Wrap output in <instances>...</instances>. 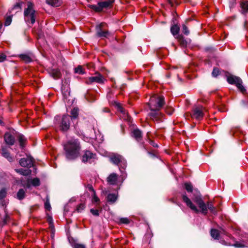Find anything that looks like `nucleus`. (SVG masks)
I'll use <instances>...</instances> for the list:
<instances>
[{
	"mask_svg": "<svg viewBox=\"0 0 248 248\" xmlns=\"http://www.w3.org/2000/svg\"><path fill=\"white\" fill-rule=\"evenodd\" d=\"M91 212L94 216H97L99 215L98 210H97V209H91Z\"/></svg>",
	"mask_w": 248,
	"mask_h": 248,
	"instance_id": "obj_49",
	"label": "nucleus"
},
{
	"mask_svg": "<svg viewBox=\"0 0 248 248\" xmlns=\"http://www.w3.org/2000/svg\"><path fill=\"white\" fill-rule=\"evenodd\" d=\"M151 142H152V144L153 145V146L154 147H157V145L156 144H155V143H154L153 142V141H152Z\"/></svg>",
	"mask_w": 248,
	"mask_h": 248,
	"instance_id": "obj_56",
	"label": "nucleus"
},
{
	"mask_svg": "<svg viewBox=\"0 0 248 248\" xmlns=\"http://www.w3.org/2000/svg\"><path fill=\"white\" fill-rule=\"evenodd\" d=\"M94 76L86 78L85 83L87 84H91L93 83L103 84L106 80L105 78L99 73L96 72Z\"/></svg>",
	"mask_w": 248,
	"mask_h": 248,
	"instance_id": "obj_7",
	"label": "nucleus"
},
{
	"mask_svg": "<svg viewBox=\"0 0 248 248\" xmlns=\"http://www.w3.org/2000/svg\"><path fill=\"white\" fill-rule=\"evenodd\" d=\"M103 141V137L100 135L99 136L98 142H102Z\"/></svg>",
	"mask_w": 248,
	"mask_h": 248,
	"instance_id": "obj_54",
	"label": "nucleus"
},
{
	"mask_svg": "<svg viewBox=\"0 0 248 248\" xmlns=\"http://www.w3.org/2000/svg\"><path fill=\"white\" fill-rule=\"evenodd\" d=\"M118 175L116 173H111L107 178V182L110 185H115L118 180Z\"/></svg>",
	"mask_w": 248,
	"mask_h": 248,
	"instance_id": "obj_17",
	"label": "nucleus"
},
{
	"mask_svg": "<svg viewBox=\"0 0 248 248\" xmlns=\"http://www.w3.org/2000/svg\"><path fill=\"white\" fill-rule=\"evenodd\" d=\"M179 27L177 25H173L170 28V31L173 35H177L179 31Z\"/></svg>",
	"mask_w": 248,
	"mask_h": 248,
	"instance_id": "obj_31",
	"label": "nucleus"
},
{
	"mask_svg": "<svg viewBox=\"0 0 248 248\" xmlns=\"http://www.w3.org/2000/svg\"><path fill=\"white\" fill-rule=\"evenodd\" d=\"M21 9L20 8V4L19 3H16V5H14L13 10L16 9V10H20Z\"/></svg>",
	"mask_w": 248,
	"mask_h": 248,
	"instance_id": "obj_52",
	"label": "nucleus"
},
{
	"mask_svg": "<svg viewBox=\"0 0 248 248\" xmlns=\"http://www.w3.org/2000/svg\"><path fill=\"white\" fill-rule=\"evenodd\" d=\"M173 112V110L172 108H170V110H168L167 109L166 110V112L168 113L169 115H170L172 114Z\"/></svg>",
	"mask_w": 248,
	"mask_h": 248,
	"instance_id": "obj_53",
	"label": "nucleus"
},
{
	"mask_svg": "<svg viewBox=\"0 0 248 248\" xmlns=\"http://www.w3.org/2000/svg\"><path fill=\"white\" fill-rule=\"evenodd\" d=\"M7 191L5 188H2L0 190V200H3L6 196Z\"/></svg>",
	"mask_w": 248,
	"mask_h": 248,
	"instance_id": "obj_36",
	"label": "nucleus"
},
{
	"mask_svg": "<svg viewBox=\"0 0 248 248\" xmlns=\"http://www.w3.org/2000/svg\"><path fill=\"white\" fill-rule=\"evenodd\" d=\"M132 136L136 140L139 141L142 138L141 132L138 129H135L133 130L132 132Z\"/></svg>",
	"mask_w": 248,
	"mask_h": 248,
	"instance_id": "obj_19",
	"label": "nucleus"
},
{
	"mask_svg": "<svg viewBox=\"0 0 248 248\" xmlns=\"http://www.w3.org/2000/svg\"><path fill=\"white\" fill-rule=\"evenodd\" d=\"M85 207L84 204L81 203L77 207V211L78 212H81Z\"/></svg>",
	"mask_w": 248,
	"mask_h": 248,
	"instance_id": "obj_40",
	"label": "nucleus"
},
{
	"mask_svg": "<svg viewBox=\"0 0 248 248\" xmlns=\"http://www.w3.org/2000/svg\"><path fill=\"white\" fill-rule=\"evenodd\" d=\"M47 219L50 224H51L52 223L53 219L51 217H48Z\"/></svg>",
	"mask_w": 248,
	"mask_h": 248,
	"instance_id": "obj_55",
	"label": "nucleus"
},
{
	"mask_svg": "<svg viewBox=\"0 0 248 248\" xmlns=\"http://www.w3.org/2000/svg\"><path fill=\"white\" fill-rule=\"evenodd\" d=\"M78 111L79 110L78 108H74L71 111V118L73 119L77 118L78 115Z\"/></svg>",
	"mask_w": 248,
	"mask_h": 248,
	"instance_id": "obj_27",
	"label": "nucleus"
},
{
	"mask_svg": "<svg viewBox=\"0 0 248 248\" xmlns=\"http://www.w3.org/2000/svg\"><path fill=\"white\" fill-rule=\"evenodd\" d=\"M120 222L121 223L127 224L129 223V220L127 217H122L120 219Z\"/></svg>",
	"mask_w": 248,
	"mask_h": 248,
	"instance_id": "obj_41",
	"label": "nucleus"
},
{
	"mask_svg": "<svg viewBox=\"0 0 248 248\" xmlns=\"http://www.w3.org/2000/svg\"><path fill=\"white\" fill-rule=\"evenodd\" d=\"M1 155L2 156L6 158L9 162L13 161V157L11 156L8 149L6 147H2L1 149Z\"/></svg>",
	"mask_w": 248,
	"mask_h": 248,
	"instance_id": "obj_18",
	"label": "nucleus"
},
{
	"mask_svg": "<svg viewBox=\"0 0 248 248\" xmlns=\"http://www.w3.org/2000/svg\"><path fill=\"white\" fill-rule=\"evenodd\" d=\"M4 140L7 144L10 145H13L15 143V138L14 136L10 133L6 132L4 134Z\"/></svg>",
	"mask_w": 248,
	"mask_h": 248,
	"instance_id": "obj_15",
	"label": "nucleus"
},
{
	"mask_svg": "<svg viewBox=\"0 0 248 248\" xmlns=\"http://www.w3.org/2000/svg\"><path fill=\"white\" fill-rule=\"evenodd\" d=\"M19 164L22 167L30 168L33 166V159L31 156H27L26 158L20 159Z\"/></svg>",
	"mask_w": 248,
	"mask_h": 248,
	"instance_id": "obj_11",
	"label": "nucleus"
},
{
	"mask_svg": "<svg viewBox=\"0 0 248 248\" xmlns=\"http://www.w3.org/2000/svg\"><path fill=\"white\" fill-rule=\"evenodd\" d=\"M21 183L22 186L29 188L31 186H37L40 185V180L37 178L33 179H28L27 180H24L23 179H21Z\"/></svg>",
	"mask_w": 248,
	"mask_h": 248,
	"instance_id": "obj_9",
	"label": "nucleus"
},
{
	"mask_svg": "<svg viewBox=\"0 0 248 248\" xmlns=\"http://www.w3.org/2000/svg\"><path fill=\"white\" fill-rule=\"evenodd\" d=\"M26 191L24 189H20L17 193V198L19 200H23L25 196Z\"/></svg>",
	"mask_w": 248,
	"mask_h": 248,
	"instance_id": "obj_24",
	"label": "nucleus"
},
{
	"mask_svg": "<svg viewBox=\"0 0 248 248\" xmlns=\"http://www.w3.org/2000/svg\"><path fill=\"white\" fill-rule=\"evenodd\" d=\"M46 2L47 4L56 7L60 6L61 4L58 0H46Z\"/></svg>",
	"mask_w": 248,
	"mask_h": 248,
	"instance_id": "obj_29",
	"label": "nucleus"
},
{
	"mask_svg": "<svg viewBox=\"0 0 248 248\" xmlns=\"http://www.w3.org/2000/svg\"><path fill=\"white\" fill-rule=\"evenodd\" d=\"M62 92L63 96L65 97L70 95L69 88L68 86L66 87L64 85H62Z\"/></svg>",
	"mask_w": 248,
	"mask_h": 248,
	"instance_id": "obj_25",
	"label": "nucleus"
},
{
	"mask_svg": "<svg viewBox=\"0 0 248 248\" xmlns=\"http://www.w3.org/2000/svg\"><path fill=\"white\" fill-rule=\"evenodd\" d=\"M219 71L218 69L214 68L212 72V76L214 77H217L219 75Z\"/></svg>",
	"mask_w": 248,
	"mask_h": 248,
	"instance_id": "obj_45",
	"label": "nucleus"
},
{
	"mask_svg": "<svg viewBox=\"0 0 248 248\" xmlns=\"http://www.w3.org/2000/svg\"><path fill=\"white\" fill-rule=\"evenodd\" d=\"M19 57L26 63H29L32 61V58L27 54H21L19 55Z\"/></svg>",
	"mask_w": 248,
	"mask_h": 248,
	"instance_id": "obj_23",
	"label": "nucleus"
},
{
	"mask_svg": "<svg viewBox=\"0 0 248 248\" xmlns=\"http://www.w3.org/2000/svg\"><path fill=\"white\" fill-rule=\"evenodd\" d=\"M50 75L55 79L60 77L61 73L58 69H51L49 72Z\"/></svg>",
	"mask_w": 248,
	"mask_h": 248,
	"instance_id": "obj_20",
	"label": "nucleus"
},
{
	"mask_svg": "<svg viewBox=\"0 0 248 248\" xmlns=\"http://www.w3.org/2000/svg\"><path fill=\"white\" fill-rule=\"evenodd\" d=\"M2 123V121L0 119V124H1Z\"/></svg>",
	"mask_w": 248,
	"mask_h": 248,
	"instance_id": "obj_59",
	"label": "nucleus"
},
{
	"mask_svg": "<svg viewBox=\"0 0 248 248\" xmlns=\"http://www.w3.org/2000/svg\"><path fill=\"white\" fill-rule=\"evenodd\" d=\"M74 248H86L85 245L78 243H75L73 245Z\"/></svg>",
	"mask_w": 248,
	"mask_h": 248,
	"instance_id": "obj_44",
	"label": "nucleus"
},
{
	"mask_svg": "<svg viewBox=\"0 0 248 248\" xmlns=\"http://www.w3.org/2000/svg\"><path fill=\"white\" fill-rule=\"evenodd\" d=\"M75 72L79 74H83L84 73L82 67L80 65L75 68Z\"/></svg>",
	"mask_w": 248,
	"mask_h": 248,
	"instance_id": "obj_37",
	"label": "nucleus"
},
{
	"mask_svg": "<svg viewBox=\"0 0 248 248\" xmlns=\"http://www.w3.org/2000/svg\"><path fill=\"white\" fill-rule=\"evenodd\" d=\"M86 98L87 100L89 102H93V101H95V100L94 97L90 93H88L86 95Z\"/></svg>",
	"mask_w": 248,
	"mask_h": 248,
	"instance_id": "obj_38",
	"label": "nucleus"
},
{
	"mask_svg": "<svg viewBox=\"0 0 248 248\" xmlns=\"http://www.w3.org/2000/svg\"><path fill=\"white\" fill-rule=\"evenodd\" d=\"M114 104L117 107L118 111L121 113L122 115L120 116L124 120L130 121V117L128 115L126 111L122 107L121 105L116 101H114Z\"/></svg>",
	"mask_w": 248,
	"mask_h": 248,
	"instance_id": "obj_10",
	"label": "nucleus"
},
{
	"mask_svg": "<svg viewBox=\"0 0 248 248\" xmlns=\"http://www.w3.org/2000/svg\"><path fill=\"white\" fill-rule=\"evenodd\" d=\"M0 201V204L3 206H6L7 204L8 203V201L5 200L4 199Z\"/></svg>",
	"mask_w": 248,
	"mask_h": 248,
	"instance_id": "obj_51",
	"label": "nucleus"
},
{
	"mask_svg": "<svg viewBox=\"0 0 248 248\" xmlns=\"http://www.w3.org/2000/svg\"><path fill=\"white\" fill-rule=\"evenodd\" d=\"M211 235L215 239H218L219 232L217 230L212 229L211 230Z\"/></svg>",
	"mask_w": 248,
	"mask_h": 248,
	"instance_id": "obj_34",
	"label": "nucleus"
},
{
	"mask_svg": "<svg viewBox=\"0 0 248 248\" xmlns=\"http://www.w3.org/2000/svg\"><path fill=\"white\" fill-rule=\"evenodd\" d=\"M83 140L88 142H92L93 140V138L92 137H87L86 136H84Z\"/></svg>",
	"mask_w": 248,
	"mask_h": 248,
	"instance_id": "obj_47",
	"label": "nucleus"
},
{
	"mask_svg": "<svg viewBox=\"0 0 248 248\" xmlns=\"http://www.w3.org/2000/svg\"><path fill=\"white\" fill-rule=\"evenodd\" d=\"M204 108L201 106L194 107L191 114V117L192 118L196 119L197 120L202 119L204 116Z\"/></svg>",
	"mask_w": 248,
	"mask_h": 248,
	"instance_id": "obj_8",
	"label": "nucleus"
},
{
	"mask_svg": "<svg viewBox=\"0 0 248 248\" xmlns=\"http://www.w3.org/2000/svg\"><path fill=\"white\" fill-rule=\"evenodd\" d=\"M70 116L67 115H64L63 116L61 124L60 125L61 130L65 132L69 129L70 126Z\"/></svg>",
	"mask_w": 248,
	"mask_h": 248,
	"instance_id": "obj_12",
	"label": "nucleus"
},
{
	"mask_svg": "<svg viewBox=\"0 0 248 248\" xmlns=\"http://www.w3.org/2000/svg\"><path fill=\"white\" fill-rule=\"evenodd\" d=\"M182 199L183 202L186 203V206L196 213H199L201 212L204 215H206L207 214L208 209H209L213 214H217V209L214 206L212 202H208L206 205L201 198H196L194 202L198 205L200 209V211L197 206L193 203L190 199L185 194H183Z\"/></svg>",
	"mask_w": 248,
	"mask_h": 248,
	"instance_id": "obj_1",
	"label": "nucleus"
},
{
	"mask_svg": "<svg viewBox=\"0 0 248 248\" xmlns=\"http://www.w3.org/2000/svg\"><path fill=\"white\" fill-rule=\"evenodd\" d=\"M95 158V154L91 152L90 151L86 150L82 156V161L84 162H89L92 163L94 161Z\"/></svg>",
	"mask_w": 248,
	"mask_h": 248,
	"instance_id": "obj_14",
	"label": "nucleus"
},
{
	"mask_svg": "<svg viewBox=\"0 0 248 248\" xmlns=\"http://www.w3.org/2000/svg\"><path fill=\"white\" fill-rule=\"evenodd\" d=\"M185 188L187 192H191L193 190V186L190 183H186L185 184Z\"/></svg>",
	"mask_w": 248,
	"mask_h": 248,
	"instance_id": "obj_35",
	"label": "nucleus"
},
{
	"mask_svg": "<svg viewBox=\"0 0 248 248\" xmlns=\"http://www.w3.org/2000/svg\"><path fill=\"white\" fill-rule=\"evenodd\" d=\"M165 105L164 97L163 96L154 94L150 97L148 105L151 111V115L156 116L159 114V110Z\"/></svg>",
	"mask_w": 248,
	"mask_h": 248,
	"instance_id": "obj_3",
	"label": "nucleus"
},
{
	"mask_svg": "<svg viewBox=\"0 0 248 248\" xmlns=\"http://www.w3.org/2000/svg\"><path fill=\"white\" fill-rule=\"evenodd\" d=\"M12 22V17L11 16H9L6 17L5 22V26H9Z\"/></svg>",
	"mask_w": 248,
	"mask_h": 248,
	"instance_id": "obj_43",
	"label": "nucleus"
},
{
	"mask_svg": "<svg viewBox=\"0 0 248 248\" xmlns=\"http://www.w3.org/2000/svg\"><path fill=\"white\" fill-rule=\"evenodd\" d=\"M114 2V0H105L98 2L97 5H89V7L95 12H100L104 9L110 8Z\"/></svg>",
	"mask_w": 248,
	"mask_h": 248,
	"instance_id": "obj_5",
	"label": "nucleus"
},
{
	"mask_svg": "<svg viewBox=\"0 0 248 248\" xmlns=\"http://www.w3.org/2000/svg\"><path fill=\"white\" fill-rule=\"evenodd\" d=\"M183 32L186 35H188L189 33L188 28L185 25H183Z\"/></svg>",
	"mask_w": 248,
	"mask_h": 248,
	"instance_id": "obj_46",
	"label": "nucleus"
},
{
	"mask_svg": "<svg viewBox=\"0 0 248 248\" xmlns=\"http://www.w3.org/2000/svg\"><path fill=\"white\" fill-rule=\"evenodd\" d=\"M106 25L104 23H100L96 26V33L98 37H107L109 33L107 31H103V28Z\"/></svg>",
	"mask_w": 248,
	"mask_h": 248,
	"instance_id": "obj_13",
	"label": "nucleus"
},
{
	"mask_svg": "<svg viewBox=\"0 0 248 248\" xmlns=\"http://www.w3.org/2000/svg\"><path fill=\"white\" fill-rule=\"evenodd\" d=\"M121 167L123 168H125L126 166V161L124 159V157L122 159V160L121 161L120 163H119Z\"/></svg>",
	"mask_w": 248,
	"mask_h": 248,
	"instance_id": "obj_42",
	"label": "nucleus"
},
{
	"mask_svg": "<svg viewBox=\"0 0 248 248\" xmlns=\"http://www.w3.org/2000/svg\"><path fill=\"white\" fill-rule=\"evenodd\" d=\"M234 246L237 248H242L244 247V245L240 242H236L234 244Z\"/></svg>",
	"mask_w": 248,
	"mask_h": 248,
	"instance_id": "obj_48",
	"label": "nucleus"
},
{
	"mask_svg": "<svg viewBox=\"0 0 248 248\" xmlns=\"http://www.w3.org/2000/svg\"><path fill=\"white\" fill-rule=\"evenodd\" d=\"M169 3H170V4H171V6H173V5H172L171 2L170 1V0H169Z\"/></svg>",
	"mask_w": 248,
	"mask_h": 248,
	"instance_id": "obj_57",
	"label": "nucleus"
},
{
	"mask_svg": "<svg viewBox=\"0 0 248 248\" xmlns=\"http://www.w3.org/2000/svg\"><path fill=\"white\" fill-rule=\"evenodd\" d=\"M89 189L92 192L91 196H92L93 202L95 203L99 202V199L96 196L95 194V192L93 189V187L91 186H89Z\"/></svg>",
	"mask_w": 248,
	"mask_h": 248,
	"instance_id": "obj_22",
	"label": "nucleus"
},
{
	"mask_svg": "<svg viewBox=\"0 0 248 248\" xmlns=\"http://www.w3.org/2000/svg\"><path fill=\"white\" fill-rule=\"evenodd\" d=\"M241 7L243 10V13L247 12L248 11V2L246 1L242 2Z\"/></svg>",
	"mask_w": 248,
	"mask_h": 248,
	"instance_id": "obj_33",
	"label": "nucleus"
},
{
	"mask_svg": "<svg viewBox=\"0 0 248 248\" xmlns=\"http://www.w3.org/2000/svg\"><path fill=\"white\" fill-rule=\"evenodd\" d=\"M81 146L78 139H72L64 144L65 156L69 160L77 158L80 154Z\"/></svg>",
	"mask_w": 248,
	"mask_h": 248,
	"instance_id": "obj_2",
	"label": "nucleus"
},
{
	"mask_svg": "<svg viewBox=\"0 0 248 248\" xmlns=\"http://www.w3.org/2000/svg\"><path fill=\"white\" fill-rule=\"evenodd\" d=\"M117 199V195L115 194H109L107 197L108 201L111 203H114Z\"/></svg>",
	"mask_w": 248,
	"mask_h": 248,
	"instance_id": "obj_28",
	"label": "nucleus"
},
{
	"mask_svg": "<svg viewBox=\"0 0 248 248\" xmlns=\"http://www.w3.org/2000/svg\"><path fill=\"white\" fill-rule=\"evenodd\" d=\"M18 140L20 144V146H21V148H23L26 142V139L23 135H20L18 136Z\"/></svg>",
	"mask_w": 248,
	"mask_h": 248,
	"instance_id": "obj_30",
	"label": "nucleus"
},
{
	"mask_svg": "<svg viewBox=\"0 0 248 248\" xmlns=\"http://www.w3.org/2000/svg\"><path fill=\"white\" fill-rule=\"evenodd\" d=\"M33 4L31 2H28L27 8L24 10V19L26 23L33 24L35 22L36 13L33 8Z\"/></svg>",
	"mask_w": 248,
	"mask_h": 248,
	"instance_id": "obj_4",
	"label": "nucleus"
},
{
	"mask_svg": "<svg viewBox=\"0 0 248 248\" xmlns=\"http://www.w3.org/2000/svg\"><path fill=\"white\" fill-rule=\"evenodd\" d=\"M4 213H5V216L4 217L3 219L2 222V225L3 226L5 225L7 223V222L10 219V217L9 215H8V212L6 208L5 207L4 209Z\"/></svg>",
	"mask_w": 248,
	"mask_h": 248,
	"instance_id": "obj_32",
	"label": "nucleus"
},
{
	"mask_svg": "<svg viewBox=\"0 0 248 248\" xmlns=\"http://www.w3.org/2000/svg\"><path fill=\"white\" fill-rule=\"evenodd\" d=\"M15 170L17 173H20L24 176H28L31 174V171L29 169H15Z\"/></svg>",
	"mask_w": 248,
	"mask_h": 248,
	"instance_id": "obj_21",
	"label": "nucleus"
},
{
	"mask_svg": "<svg viewBox=\"0 0 248 248\" xmlns=\"http://www.w3.org/2000/svg\"><path fill=\"white\" fill-rule=\"evenodd\" d=\"M2 23L0 22V29L1 28Z\"/></svg>",
	"mask_w": 248,
	"mask_h": 248,
	"instance_id": "obj_58",
	"label": "nucleus"
},
{
	"mask_svg": "<svg viewBox=\"0 0 248 248\" xmlns=\"http://www.w3.org/2000/svg\"><path fill=\"white\" fill-rule=\"evenodd\" d=\"M227 81L231 84H235L238 89L242 93L246 91L244 87L242 85V81L238 77L231 75L227 77Z\"/></svg>",
	"mask_w": 248,
	"mask_h": 248,
	"instance_id": "obj_6",
	"label": "nucleus"
},
{
	"mask_svg": "<svg viewBox=\"0 0 248 248\" xmlns=\"http://www.w3.org/2000/svg\"><path fill=\"white\" fill-rule=\"evenodd\" d=\"M45 208L46 210L50 211L51 209V206L48 198L45 202Z\"/></svg>",
	"mask_w": 248,
	"mask_h": 248,
	"instance_id": "obj_39",
	"label": "nucleus"
},
{
	"mask_svg": "<svg viewBox=\"0 0 248 248\" xmlns=\"http://www.w3.org/2000/svg\"><path fill=\"white\" fill-rule=\"evenodd\" d=\"M123 157L120 155L114 154L110 156V160L113 164L118 165Z\"/></svg>",
	"mask_w": 248,
	"mask_h": 248,
	"instance_id": "obj_16",
	"label": "nucleus"
},
{
	"mask_svg": "<svg viewBox=\"0 0 248 248\" xmlns=\"http://www.w3.org/2000/svg\"><path fill=\"white\" fill-rule=\"evenodd\" d=\"M6 58V56L4 54H0V62H4Z\"/></svg>",
	"mask_w": 248,
	"mask_h": 248,
	"instance_id": "obj_50",
	"label": "nucleus"
},
{
	"mask_svg": "<svg viewBox=\"0 0 248 248\" xmlns=\"http://www.w3.org/2000/svg\"><path fill=\"white\" fill-rule=\"evenodd\" d=\"M178 41L180 44V45L182 47H186L187 45V42L182 35H179L178 37Z\"/></svg>",
	"mask_w": 248,
	"mask_h": 248,
	"instance_id": "obj_26",
	"label": "nucleus"
}]
</instances>
